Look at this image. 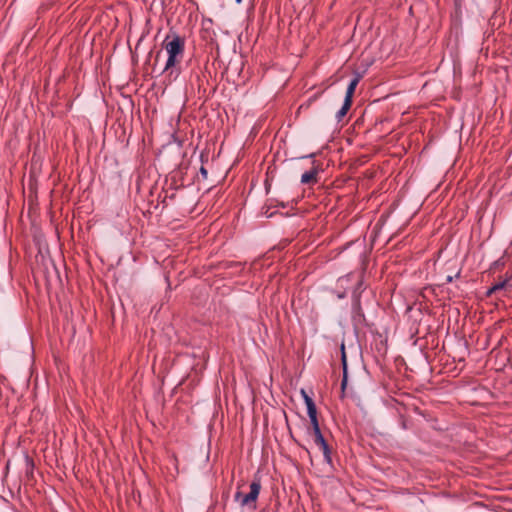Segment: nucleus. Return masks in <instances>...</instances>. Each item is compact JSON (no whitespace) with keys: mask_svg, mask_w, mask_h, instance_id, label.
Returning a JSON list of instances; mask_svg holds the SVG:
<instances>
[{"mask_svg":"<svg viewBox=\"0 0 512 512\" xmlns=\"http://www.w3.org/2000/svg\"><path fill=\"white\" fill-rule=\"evenodd\" d=\"M359 81H360V76H359V75L355 76V77L351 80V82L349 83V85H348V87H347V90H346V96H345V99H347V100H352V97H353V95H354L355 89H356V87H357V85H358Z\"/></svg>","mask_w":512,"mask_h":512,"instance_id":"0eeeda50","label":"nucleus"},{"mask_svg":"<svg viewBox=\"0 0 512 512\" xmlns=\"http://www.w3.org/2000/svg\"><path fill=\"white\" fill-rule=\"evenodd\" d=\"M185 41L177 34H169L163 41V48L167 53V61L164 66L163 72H168L170 75L176 71L179 73L177 66L181 63L184 55Z\"/></svg>","mask_w":512,"mask_h":512,"instance_id":"f257e3e1","label":"nucleus"},{"mask_svg":"<svg viewBox=\"0 0 512 512\" xmlns=\"http://www.w3.org/2000/svg\"><path fill=\"white\" fill-rule=\"evenodd\" d=\"M261 490V483L259 479H254L249 485V491L244 493L238 487L234 495V499L238 502L242 507H245L251 511L256 510L257 508V499Z\"/></svg>","mask_w":512,"mask_h":512,"instance_id":"f03ea898","label":"nucleus"},{"mask_svg":"<svg viewBox=\"0 0 512 512\" xmlns=\"http://www.w3.org/2000/svg\"><path fill=\"white\" fill-rule=\"evenodd\" d=\"M508 281L507 280H503V281H499L497 283H495L487 292L488 295H491L499 290H502L506 287Z\"/></svg>","mask_w":512,"mask_h":512,"instance_id":"1a4fd4ad","label":"nucleus"},{"mask_svg":"<svg viewBox=\"0 0 512 512\" xmlns=\"http://www.w3.org/2000/svg\"><path fill=\"white\" fill-rule=\"evenodd\" d=\"M236 2H237V3H241V2H242V0H236Z\"/></svg>","mask_w":512,"mask_h":512,"instance_id":"9b49d317","label":"nucleus"},{"mask_svg":"<svg viewBox=\"0 0 512 512\" xmlns=\"http://www.w3.org/2000/svg\"><path fill=\"white\" fill-rule=\"evenodd\" d=\"M318 171L317 169L313 168L310 171H307L302 174L301 176V183L302 184H314L318 181L317 179Z\"/></svg>","mask_w":512,"mask_h":512,"instance_id":"423d86ee","label":"nucleus"},{"mask_svg":"<svg viewBox=\"0 0 512 512\" xmlns=\"http://www.w3.org/2000/svg\"><path fill=\"white\" fill-rule=\"evenodd\" d=\"M341 362H342V366H343V378L341 381V390H342V394L344 395V391L347 386V358H346L344 343H342V345H341Z\"/></svg>","mask_w":512,"mask_h":512,"instance_id":"39448f33","label":"nucleus"},{"mask_svg":"<svg viewBox=\"0 0 512 512\" xmlns=\"http://www.w3.org/2000/svg\"><path fill=\"white\" fill-rule=\"evenodd\" d=\"M352 105V100H344V103L341 107V109L337 112V119L340 121L349 111L350 107Z\"/></svg>","mask_w":512,"mask_h":512,"instance_id":"6e6552de","label":"nucleus"},{"mask_svg":"<svg viewBox=\"0 0 512 512\" xmlns=\"http://www.w3.org/2000/svg\"><path fill=\"white\" fill-rule=\"evenodd\" d=\"M312 430H313L315 444L317 446H319V448L321 449L325 461L328 464H331L332 463L331 450L321 433L319 423H317V425L316 424L312 425Z\"/></svg>","mask_w":512,"mask_h":512,"instance_id":"7ed1b4c3","label":"nucleus"},{"mask_svg":"<svg viewBox=\"0 0 512 512\" xmlns=\"http://www.w3.org/2000/svg\"><path fill=\"white\" fill-rule=\"evenodd\" d=\"M201 173L203 174V176L206 178L207 177V171L204 167H201L200 169Z\"/></svg>","mask_w":512,"mask_h":512,"instance_id":"9d476101","label":"nucleus"},{"mask_svg":"<svg viewBox=\"0 0 512 512\" xmlns=\"http://www.w3.org/2000/svg\"><path fill=\"white\" fill-rule=\"evenodd\" d=\"M302 395H303V398H304V401H305V404H306V407H307V413H308V416L310 418V421H311V424L314 425L318 422V419H317V409H316V405L314 403V401L312 400V398L310 396H308L304 390H302Z\"/></svg>","mask_w":512,"mask_h":512,"instance_id":"20e7f679","label":"nucleus"}]
</instances>
